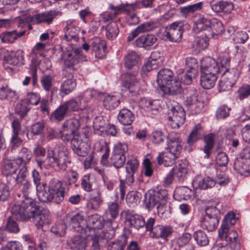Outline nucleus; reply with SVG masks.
Masks as SVG:
<instances>
[{
    "instance_id": "31",
    "label": "nucleus",
    "mask_w": 250,
    "mask_h": 250,
    "mask_svg": "<svg viewBox=\"0 0 250 250\" xmlns=\"http://www.w3.org/2000/svg\"><path fill=\"white\" fill-rule=\"evenodd\" d=\"M81 234V236H75L67 241V244L71 249H83L86 247V242L85 237H89V236H86L85 233Z\"/></svg>"
},
{
    "instance_id": "29",
    "label": "nucleus",
    "mask_w": 250,
    "mask_h": 250,
    "mask_svg": "<svg viewBox=\"0 0 250 250\" xmlns=\"http://www.w3.org/2000/svg\"><path fill=\"white\" fill-rule=\"evenodd\" d=\"M165 94L176 95L180 94L183 91L181 82L179 79L175 78L170 82L165 87L161 90Z\"/></svg>"
},
{
    "instance_id": "60",
    "label": "nucleus",
    "mask_w": 250,
    "mask_h": 250,
    "mask_svg": "<svg viewBox=\"0 0 250 250\" xmlns=\"http://www.w3.org/2000/svg\"><path fill=\"white\" fill-rule=\"evenodd\" d=\"M110 160L113 166L119 168L124 165L125 162V156L112 152Z\"/></svg>"
},
{
    "instance_id": "25",
    "label": "nucleus",
    "mask_w": 250,
    "mask_h": 250,
    "mask_svg": "<svg viewBox=\"0 0 250 250\" xmlns=\"http://www.w3.org/2000/svg\"><path fill=\"white\" fill-rule=\"evenodd\" d=\"M173 80V73L169 69H163L158 73L157 82L161 90Z\"/></svg>"
},
{
    "instance_id": "53",
    "label": "nucleus",
    "mask_w": 250,
    "mask_h": 250,
    "mask_svg": "<svg viewBox=\"0 0 250 250\" xmlns=\"http://www.w3.org/2000/svg\"><path fill=\"white\" fill-rule=\"evenodd\" d=\"M42 56L40 54L31 53L29 55L30 63L29 64L30 72H37L38 68L41 65Z\"/></svg>"
},
{
    "instance_id": "61",
    "label": "nucleus",
    "mask_w": 250,
    "mask_h": 250,
    "mask_svg": "<svg viewBox=\"0 0 250 250\" xmlns=\"http://www.w3.org/2000/svg\"><path fill=\"white\" fill-rule=\"evenodd\" d=\"M218 62L220 63V67L219 73H223L225 71H229V66L230 59L228 55H221L218 58Z\"/></svg>"
},
{
    "instance_id": "17",
    "label": "nucleus",
    "mask_w": 250,
    "mask_h": 250,
    "mask_svg": "<svg viewBox=\"0 0 250 250\" xmlns=\"http://www.w3.org/2000/svg\"><path fill=\"white\" fill-rule=\"evenodd\" d=\"M70 228L73 231L80 233H85L86 222L83 213H77L67 218Z\"/></svg>"
},
{
    "instance_id": "24",
    "label": "nucleus",
    "mask_w": 250,
    "mask_h": 250,
    "mask_svg": "<svg viewBox=\"0 0 250 250\" xmlns=\"http://www.w3.org/2000/svg\"><path fill=\"white\" fill-rule=\"evenodd\" d=\"M91 42V47L95 52V57L99 59L104 57L106 47L105 41L99 38H95Z\"/></svg>"
},
{
    "instance_id": "40",
    "label": "nucleus",
    "mask_w": 250,
    "mask_h": 250,
    "mask_svg": "<svg viewBox=\"0 0 250 250\" xmlns=\"http://www.w3.org/2000/svg\"><path fill=\"white\" fill-rule=\"evenodd\" d=\"M69 114L63 104H60L51 114L50 119L53 122H60Z\"/></svg>"
},
{
    "instance_id": "50",
    "label": "nucleus",
    "mask_w": 250,
    "mask_h": 250,
    "mask_svg": "<svg viewBox=\"0 0 250 250\" xmlns=\"http://www.w3.org/2000/svg\"><path fill=\"white\" fill-rule=\"evenodd\" d=\"M194 183L195 184L197 185L198 188L202 189L211 188L216 184L215 180L209 177H207L200 179H196Z\"/></svg>"
},
{
    "instance_id": "38",
    "label": "nucleus",
    "mask_w": 250,
    "mask_h": 250,
    "mask_svg": "<svg viewBox=\"0 0 250 250\" xmlns=\"http://www.w3.org/2000/svg\"><path fill=\"white\" fill-rule=\"evenodd\" d=\"M217 74L209 73H202L200 77V83L204 89H210L212 88L217 79Z\"/></svg>"
},
{
    "instance_id": "37",
    "label": "nucleus",
    "mask_w": 250,
    "mask_h": 250,
    "mask_svg": "<svg viewBox=\"0 0 250 250\" xmlns=\"http://www.w3.org/2000/svg\"><path fill=\"white\" fill-rule=\"evenodd\" d=\"M18 98L17 93L16 91L9 88L7 85L4 84V82L0 80V99H8L10 100H17Z\"/></svg>"
},
{
    "instance_id": "18",
    "label": "nucleus",
    "mask_w": 250,
    "mask_h": 250,
    "mask_svg": "<svg viewBox=\"0 0 250 250\" xmlns=\"http://www.w3.org/2000/svg\"><path fill=\"white\" fill-rule=\"evenodd\" d=\"M20 164V161L14 159L12 160H6L5 161L2 170L3 175L7 177L9 176L16 177L20 168L22 167Z\"/></svg>"
},
{
    "instance_id": "33",
    "label": "nucleus",
    "mask_w": 250,
    "mask_h": 250,
    "mask_svg": "<svg viewBox=\"0 0 250 250\" xmlns=\"http://www.w3.org/2000/svg\"><path fill=\"white\" fill-rule=\"evenodd\" d=\"M193 191L188 187L182 186L177 188L174 192L173 196L175 199L180 201L182 200L190 199Z\"/></svg>"
},
{
    "instance_id": "52",
    "label": "nucleus",
    "mask_w": 250,
    "mask_h": 250,
    "mask_svg": "<svg viewBox=\"0 0 250 250\" xmlns=\"http://www.w3.org/2000/svg\"><path fill=\"white\" fill-rule=\"evenodd\" d=\"M32 176L34 184L36 185L37 194L38 197L40 193H41L42 190H44V187H46L47 185L45 183L41 182L40 173L37 170L35 169L33 170Z\"/></svg>"
},
{
    "instance_id": "13",
    "label": "nucleus",
    "mask_w": 250,
    "mask_h": 250,
    "mask_svg": "<svg viewBox=\"0 0 250 250\" xmlns=\"http://www.w3.org/2000/svg\"><path fill=\"white\" fill-rule=\"evenodd\" d=\"M169 120L172 121L171 125L173 128H179L184 123L185 120V113L184 109L177 103L174 102L168 112Z\"/></svg>"
},
{
    "instance_id": "23",
    "label": "nucleus",
    "mask_w": 250,
    "mask_h": 250,
    "mask_svg": "<svg viewBox=\"0 0 250 250\" xmlns=\"http://www.w3.org/2000/svg\"><path fill=\"white\" fill-rule=\"evenodd\" d=\"M157 40V38L154 35H144L136 40L134 42V45L149 50L156 43Z\"/></svg>"
},
{
    "instance_id": "20",
    "label": "nucleus",
    "mask_w": 250,
    "mask_h": 250,
    "mask_svg": "<svg viewBox=\"0 0 250 250\" xmlns=\"http://www.w3.org/2000/svg\"><path fill=\"white\" fill-rule=\"evenodd\" d=\"M139 162L136 157L131 156L127 161L125 170L126 172L125 180L127 183H133L134 179V175L138 170Z\"/></svg>"
},
{
    "instance_id": "5",
    "label": "nucleus",
    "mask_w": 250,
    "mask_h": 250,
    "mask_svg": "<svg viewBox=\"0 0 250 250\" xmlns=\"http://www.w3.org/2000/svg\"><path fill=\"white\" fill-rule=\"evenodd\" d=\"M74 132L62 128L60 131L61 138L64 142H70L71 146L74 152L79 156H85L90 149L88 142H83Z\"/></svg>"
},
{
    "instance_id": "62",
    "label": "nucleus",
    "mask_w": 250,
    "mask_h": 250,
    "mask_svg": "<svg viewBox=\"0 0 250 250\" xmlns=\"http://www.w3.org/2000/svg\"><path fill=\"white\" fill-rule=\"evenodd\" d=\"M30 105L24 99L17 104L16 108V112L21 117H24L30 109Z\"/></svg>"
},
{
    "instance_id": "36",
    "label": "nucleus",
    "mask_w": 250,
    "mask_h": 250,
    "mask_svg": "<svg viewBox=\"0 0 250 250\" xmlns=\"http://www.w3.org/2000/svg\"><path fill=\"white\" fill-rule=\"evenodd\" d=\"M76 81L72 78L67 79L61 84L60 88V95L62 97L72 92L76 86Z\"/></svg>"
},
{
    "instance_id": "4",
    "label": "nucleus",
    "mask_w": 250,
    "mask_h": 250,
    "mask_svg": "<svg viewBox=\"0 0 250 250\" xmlns=\"http://www.w3.org/2000/svg\"><path fill=\"white\" fill-rule=\"evenodd\" d=\"M65 184L62 182L55 179L51 180L49 182L48 190L47 186L44 187L40 195L39 200L43 203L51 202L59 204L62 202L66 193Z\"/></svg>"
},
{
    "instance_id": "15",
    "label": "nucleus",
    "mask_w": 250,
    "mask_h": 250,
    "mask_svg": "<svg viewBox=\"0 0 250 250\" xmlns=\"http://www.w3.org/2000/svg\"><path fill=\"white\" fill-rule=\"evenodd\" d=\"M104 225V218L97 214H93L88 217L86 222L85 232L86 236L96 233V230L101 229Z\"/></svg>"
},
{
    "instance_id": "41",
    "label": "nucleus",
    "mask_w": 250,
    "mask_h": 250,
    "mask_svg": "<svg viewBox=\"0 0 250 250\" xmlns=\"http://www.w3.org/2000/svg\"><path fill=\"white\" fill-rule=\"evenodd\" d=\"M171 170L179 181H184L186 179L188 169L186 163L181 162L177 166L173 167Z\"/></svg>"
},
{
    "instance_id": "32",
    "label": "nucleus",
    "mask_w": 250,
    "mask_h": 250,
    "mask_svg": "<svg viewBox=\"0 0 250 250\" xmlns=\"http://www.w3.org/2000/svg\"><path fill=\"white\" fill-rule=\"evenodd\" d=\"M159 201V205L157 206L158 213L163 214L167 208L166 204L167 199V191L165 189H161L154 193Z\"/></svg>"
},
{
    "instance_id": "3",
    "label": "nucleus",
    "mask_w": 250,
    "mask_h": 250,
    "mask_svg": "<svg viewBox=\"0 0 250 250\" xmlns=\"http://www.w3.org/2000/svg\"><path fill=\"white\" fill-rule=\"evenodd\" d=\"M235 216L232 211H229L225 215L221 227L218 230V234L222 238L225 237L226 242L232 250H239L241 244L238 238V234L235 230L229 229V228L236 223V218Z\"/></svg>"
},
{
    "instance_id": "27",
    "label": "nucleus",
    "mask_w": 250,
    "mask_h": 250,
    "mask_svg": "<svg viewBox=\"0 0 250 250\" xmlns=\"http://www.w3.org/2000/svg\"><path fill=\"white\" fill-rule=\"evenodd\" d=\"M211 9L216 13H229L233 8V4L227 1H213L210 4Z\"/></svg>"
},
{
    "instance_id": "44",
    "label": "nucleus",
    "mask_w": 250,
    "mask_h": 250,
    "mask_svg": "<svg viewBox=\"0 0 250 250\" xmlns=\"http://www.w3.org/2000/svg\"><path fill=\"white\" fill-rule=\"evenodd\" d=\"M32 157V152L29 149L25 147L22 148L19 152V157L16 158L18 160L20 161V164L22 166L20 168L23 167L27 168L26 165L30 161Z\"/></svg>"
},
{
    "instance_id": "8",
    "label": "nucleus",
    "mask_w": 250,
    "mask_h": 250,
    "mask_svg": "<svg viewBox=\"0 0 250 250\" xmlns=\"http://www.w3.org/2000/svg\"><path fill=\"white\" fill-rule=\"evenodd\" d=\"M155 222L154 218H149L145 222V226L147 231H149V236L152 238L166 239L172 232V228L168 226L158 225L153 227Z\"/></svg>"
},
{
    "instance_id": "51",
    "label": "nucleus",
    "mask_w": 250,
    "mask_h": 250,
    "mask_svg": "<svg viewBox=\"0 0 250 250\" xmlns=\"http://www.w3.org/2000/svg\"><path fill=\"white\" fill-rule=\"evenodd\" d=\"M211 20L202 18L198 19L194 23L193 29L196 32H200L210 28Z\"/></svg>"
},
{
    "instance_id": "48",
    "label": "nucleus",
    "mask_w": 250,
    "mask_h": 250,
    "mask_svg": "<svg viewBox=\"0 0 250 250\" xmlns=\"http://www.w3.org/2000/svg\"><path fill=\"white\" fill-rule=\"evenodd\" d=\"M81 124L79 118H72L65 121L62 125V128L71 132L76 133L79 129Z\"/></svg>"
},
{
    "instance_id": "7",
    "label": "nucleus",
    "mask_w": 250,
    "mask_h": 250,
    "mask_svg": "<svg viewBox=\"0 0 250 250\" xmlns=\"http://www.w3.org/2000/svg\"><path fill=\"white\" fill-rule=\"evenodd\" d=\"M182 148V143H167L165 150L160 153L156 158L158 164L165 167L172 166L179 157Z\"/></svg>"
},
{
    "instance_id": "56",
    "label": "nucleus",
    "mask_w": 250,
    "mask_h": 250,
    "mask_svg": "<svg viewBox=\"0 0 250 250\" xmlns=\"http://www.w3.org/2000/svg\"><path fill=\"white\" fill-rule=\"evenodd\" d=\"M141 194L136 191H131L128 193L126 198L127 204L129 206L134 207L140 201Z\"/></svg>"
},
{
    "instance_id": "12",
    "label": "nucleus",
    "mask_w": 250,
    "mask_h": 250,
    "mask_svg": "<svg viewBox=\"0 0 250 250\" xmlns=\"http://www.w3.org/2000/svg\"><path fill=\"white\" fill-rule=\"evenodd\" d=\"M186 99L184 104L187 106H191L194 109L196 114L200 113L203 109L204 104L202 100L198 98V92L193 88H189L187 91Z\"/></svg>"
},
{
    "instance_id": "49",
    "label": "nucleus",
    "mask_w": 250,
    "mask_h": 250,
    "mask_svg": "<svg viewBox=\"0 0 250 250\" xmlns=\"http://www.w3.org/2000/svg\"><path fill=\"white\" fill-rule=\"evenodd\" d=\"M79 31V28L77 26L64 29V39L67 42L74 41L77 42L79 40L78 35Z\"/></svg>"
},
{
    "instance_id": "1",
    "label": "nucleus",
    "mask_w": 250,
    "mask_h": 250,
    "mask_svg": "<svg viewBox=\"0 0 250 250\" xmlns=\"http://www.w3.org/2000/svg\"><path fill=\"white\" fill-rule=\"evenodd\" d=\"M35 202L31 200L27 199L24 205L26 207L20 206L19 205H14L12 208L13 216L21 221H27L30 219L38 228L42 227L43 225L48 224L50 222L49 212L47 210L39 212L35 207Z\"/></svg>"
},
{
    "instance_id": "43",
    "label": "nucleus",
    "mask_w": 250,
    "mask_h": 250,
    "mask_svg": "<svg viewBox=\"0 0 250 250\" xmlns=\"http://www.w3.org/2000/svg\"><path fill=\"white\" fill-rule=\"evenodd\" d=\"M140 59V56L138 53L135 51L129 52L125 57V66L131 69L133 66L136 65Z\"/></svg>"
},
{
    "instance_id": "16",
    "label": "nucleus",
    "mask_w": 250,
    "mask_h": 250,
    "mask_svg": "<svg viewBox=\"0 0 250 250\" xmlns=\"http://www.w3.org/2000/svg\"><path fill=\"white\" fill-rule=\"evenodd\" d=\"M137 74V72H126L122 75L123 86L132 94H137L140 88L139 80L136 78Z\"/></svg>"
},
{
    "instance_id": "64",
    "label": "nucleus",
    "mask_w": 250,
    "mask_h": 250,
    "mask_svg": "<svg viewBox=\"0 0 250 250\" xmlns=\"http://www.w3.org/2000/svg\"><path fill=\"white\" fill-rule=\"evenodd\" d=\"M165 138V135L161 130H155L150 135V138L152 142L156 145L163 143Z\"/></svg>"
},
{
    "instance_id": "59",
    "label": "nucleus",
    "mask_w": 250,
    "mask_h": 250,
    "mask_svg": "<svg viewBox=\"0 0 250 250\" xmlns=\"http://www.w3.org/2000/svg\"><path fill=\"white\" fill-rule=\"evenodd\" d=\"M144 202L146 208L148 210H150L155 206H157L159 202L154 193L152 194L150 193H147L146 194Z\"/></svg>"
},
{
    "instance_id": "26",
    "label": "nucleus",
    "mask_w": 250,
    "mask_h": 250,
    "mask_svg": "<svg viewBox=\"0 0 250 250\" xmlns=\"http://www.w3.org/2000/svg\"><path fill=\"white\" fill-rule=\"evenodd\" d=\"M23 55L21 50L7 53L3 59L4 62L15 66H21L24 64Z\"/></svg>"
},
{
    "instance_id": "42",
    "label": "nucleus",
    "mask_w": 250,
    "mask_h": 250,
    "mask_svg": "<svg viewBox=\"0 0 250 250\" xmlns=\"http://www.w3.org/2000/svg\"><path fill=\"white\" fill-rule=\"evenodd\" d=\"M127 243V237L125 235L120 236L118 239L108 243L107 250H124Z\"/></svg>"
},
{
    "instance_id": "19",
    "label": "nucleus",
    "mask_w": 250,
    "mask_h": 250,
    "mask_svg": "<svg viewBox=\"0 0 250 250\" xmlns=\"http://www.w3.org/2000/svg\"><path fill=\"white\" fill-rule=\"evenodd\" d=\"M201 69L202 73L212 74H217L220 70L218 62L210 57H205L201 60Z\"/></svg>"
},
{
    "instance_id": "45",
    "label": "nucleus",
    "mask_w": 250,
    "mask_h": 250,
    "mask_svg": "<svg viewBox=\"0 0 250 250\" xmlns=\"http://www.w3.org/2000/svg\"><path fill=\"white\" fill-rule=\"evenodd\" d=\"M135 4H122L117 6L110 4L109 8L113 11L111 13H112V14H114V16L115 18L117 15L123 12H131V11L135 9Z\"/></svg>"
},
{
    "instance_id": "34",
    "label": "nucleus",
    "mask_w": 250,
    "mask_h": 250,
    "mask_svg": "<svg viewBox=\"0 0 250 250\" xmlns=\"http://www.w3.org/2000/svg\"><path fill=\"white\" fill-rule=\"evenodd\" d=\"M219 219L218 217H212L206 214L201 221V226L208 231H212L216 229Z\"/></svg>"
},
{
    "instance_id": "55",
    "label": "nucleus",
    "mask_w": 250,
    "mask_h": 250,
    "mask_svg": "<svg viewBox=\"0 0 250 250\" xmlns=\"http://www.w3.org/2000/svg\"><path fill=\"white\" fill-rule=\"evenodd\" d=\"M103 103L105 108L108 110H112L118 106L120 100L116 96L109 95L105 97Z\"/></svg>"
},
{
    "instance_id": "21",
    "label": "nucleus",
    "mask_w": 250,
    "mask_h": 250,
    "mask_svg": "<svg viewBox=\"0 0 250 250\" xmlns=\"http://www.w3.org/2000/svg\"><path fill=\"white\" fill-rule=\"evenodd\" d=\"M60 15L61 13L58 11L50 10L34 15L32 21L36 23L44 22L50 24L56 16Z\"/></svg>"
},
{
    "instance_id": "39",
    "label": "nucleus",
    "mask_w": 250,
    "mask_h": 250,
    "mask_svg": "<svg viewBox=\"0 0 250 250\" xmlns=\"http://www.w3.org/2000/svg\"><path fill=\"white\" fill-rule=\"evenodd\" d=\"M25 32V30L20 32H18L16 30L5 32L0 35V38L3 42L13 43L19 38L23 36Z\"/></svg>"
},
{
    "instance_id": "63",
    "label": "nucleus",
    "mask_w": 250,
    "mask_h": 250,
    "mask_svg": "<svg viewBox=\"0 0 250 250\" xmlns=\"http://www.w3.org/2000/svg\"><path fill=\"white\" fill-rule=\"evenodd\" d=\"M107 125L103 117L99 116L95 118L93 122V128L95 130H99L102 132H104Z\"/></svg>"
},
{
    "instance_id": "2",
    "label": "nucleus",
    "mask_w": 250,
    "mask_h": 250,
    "mask_svg": "<svg viewBox=\"0 0 250 250\" xmlns=\"http://www.w3.org/2000/svg\"><path fill=\"white\" fill-rule=\"evenodd\" d=\"M40 168L44 166L46 168L52 167L61 170H65L68 165L71 163L67 148L62 144H57L54 147H48L47 157L42 162L37 160Z\"/></svg>"
},
{
    "instance_id": "11",
    "label": "nucleus",
    "mask_w": 250,
    "mask_h": 250,
    "mask_svg": "<svg viewBox=\"0 0 250 250\" xmlns=\"http://www.w3.org/2000/svg\"><path fill=\"white\" fill-rule=\"evenodd\" d=\"M69 113L83 110L88 106V100L83 95L71 98L62 103Z\"/></svg>"
},
{
    "instance_id": "47",
    "label": "nucleus",
    "mask_w": 250,
    "mask_h": 250,
    "mask_svg": "<svg viewBox=\"0 0 250 250\" xmlns=\"http://www.w3.org/2000/svg\"><path fill=\"white\" fill-rule=\"evenodd\" d=\"M193 237L197 244L199 246H206L209 243L208 236L205 232L202 230H198L194 232Z\"/></svg>"
},
{
    "instance_id": "35",
    "label": "nucleus",
    "mask_w": 250,
    "mask_h": 250,
    "mask_svg": "<svg viewBox=\"0 0 250 250\" xmlns=\"http://www.w3.org/2000/svg\"><path fill=\"white\" fill-rule=\"evenodd\" d=\"M133 113L127 108L121 109L118 115L119 122L125 125H130L134 119Z\"/></svg>"
},
{
    "instance_id": "30",
    "label": "nucleus",
    "mask_w": 250,
    "mask_h": 250,
    "mask_svg": "<svg viewBox=\"0 0 250 250\" xmlns=\"http://www.w3.org/2000/svg\"><path fill=\"white\" fill-rule=\"evenodd\" d=\"M103 202L99 190H93L90 194L86 206L89 209L96 210L99 208Z\"/></svg>"
},
{
    "instance_id": "46",
    "label": "nucleus",
    "mask_w": 250,
    "mask_h": 250,
    "mask_svg": "<svg viewBox=\"0 0 250 250\" xmlns=\"http://www.w3.org/2000/svg\"><path fill=\"white\" fill-rule=\"evenodd\" d=\"M202 127L200 124L196 125L190 133L187 143L189 145H192L200 138L203 135Z\"/></svg>"
},
{
    "instance_id": "54",
    "label": "nucleus",
    "mask_w": 250,
    "mask_h": 250,
    "mask_svg": "<svg viewBox=\"0 0 250 250\" xmlns=\"http://www.w3.org/2000/svg\"><path fill=\"white\" fill-rule=\"evenodd\" d=\"M204 141L206 144L204 147V152L206 154L205 158L209 157L210 151L212 148L214 143V134H208L204 137Z\"/></svg>"
},
{
    "instance_id": "6",
    "label": "nucleus",
    "mask_w": 250,
    "mask_h": 250,
    "mask_svg": "<svg viewBox=\"0 0 250 250\" xmlns=\"http://www.w3.org/2000/svg\"><path fill=\"white\" fill-rule=\"evenodd\" d=\"M62 60L63 62L64 68L63 70V75L67 77V70L70 69V74L74 72V66L80 62H83L86 60L85 56L82 53L80 48L72 47L70 49L64 51L62 54Z\"/></svg>"
},
{
    "instance_id": "9",
    "label": "nucleus",
    "mask_w": 250,
    "mask_h": 250,
    "mask_svg": "<svg viewBox=\"0 0 250 250\" xmlns=\"http://www.w3.org/2000/svg\"><path fill=\"white\" fill-rule=\"evenodd\" d=\"M27 168L23 167L20 168L19 172L16 177H14L16 184L15 185V188H19L23 193V196L25 198V200L23 201L21 205L19 204L20 206L26 207L27 205H24L25 202L28 199L34 201L32 199L28 197V194L30 193L32 190L31 183L27 181L26 179L27 176Z\"/></svg>"
},
{
    "instance_id": "10",
    "label": "nucleus",
    "mask_w": 250,
    "mask_h": 250,
    "mask_svg": "<svg viewBox=\"0 0 250 250\" xmlns=\"http://www.w3.org/2000/svg\"><path fill=\"white\" fill-rule=\"evenodd\" d=\"M222 73L217 86L220 92L229 90L232 87L239 77L240 70L238 68H232Z\"/></svg>"
},
{
    "instance_id": "57",
    "label": "nucleus",
    "mask_w": 250,
    "mask_h": 250,
    "mask_svg": "<svg viewBox=\"0 0 250 250\" xmlns=\"http://www.w3.org/2000/svg\"><path fill=\"white\" fill-rule=\"evenodd\" d=\"M119 33V29L117 24L114 22H111L106 25V36L111 40L115 39Z\"/></svg>"
},
{
    "instance_id": "28",
    "label": "nucleus",
    "mask_w": 250,
    "mask_h": 250,
    "mask_svg": "<svg viewBox=\"0 0 250 250\" xmlns=\"http://www.w3.org/2000/svg\"><path fill=\"white\" fill-rule=\"evenodd\" d=\"M234 168L241 175H247L250 172V160L242 157L237 158L234 163Z\"/></svg>"
},
{
    "instance_id": "14",
    "label": "nucleus",
    "mask_w": 250,
    "mask_h": 250,
    "mask_svg": "<svg viewBox=\"0 0 250 250\" xmlns=\"http://www.w3.org/2000/svg\"><path fill=\"white\" fill-rule=\"evenodd\" d=\"M183 33V27L179 22H174L166 27L163 36L165 40L171 42H179Z\"/></svg>"
},
{
    "instance_id": "22",
    "label": "nucleus",
    "mask_w": 250,
    "mask_h": 250,
    "mask_svg": "<svg viewBox=\"0 0 250 250\" xmlns=\"http://www.w3.org/2000/svg\"><path fill=\"white\" fill-rule=\"evenodd\" d=\"M125 220L131 227L139 229L145 226V221L144 218L135 214L133 211L127 210L125 212Z\"/></svg>"
},
{
    "instance_id": "58",
    "label": "nucleus",
    "mask_w": 250,
    "mask_h": 250,
    "mask_svg": "<svg viewBox=\"0 0 250 250\" xmlns=\"http://www.w3.org/2000/svg\"><path fill=\"white\" fill-rule=\"evenodd\" d=\"M208 45V39L207 37H198L194 41L192 46L195 50L200 51L205 49Z\"/></svg>"
}]
</instances>
